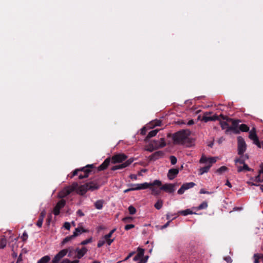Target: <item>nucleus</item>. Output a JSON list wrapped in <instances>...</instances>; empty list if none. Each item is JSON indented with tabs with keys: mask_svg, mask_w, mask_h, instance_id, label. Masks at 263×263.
<instances>
[{
	"mask_svg": "<svg viewBox=\"0 0 263 263\" xmlns=\"http://www.w3.org/2000/svg\"><path fill=\"white\" fill-rule=\"evenodd\" d=\"M92 241V238H90L89 239H86L85 240H83L81 242V244L82 245H85L88 243H90Z\"/></svg>",
	"mask_w": 263,
	"mask_h": 263,
	"instance_id": "nucleus-45",
	"label": "nucleus"
},
{
	"mask_svg": "<svg viewBox=\"0 0 263 263\" xmlns=\"http://www.w3.org/2000/svg\"><path fill=\"white\" fill-rule=\"evenodd\" d=\"M130 178L132 179H133V180H137V175H135V174H132L130 175Z\"/></svg>",
	"mask_w": 263,
	"mask_h": 263,
	"instance_id": "nucleus-58",
	"label": "nucleus"
},
{
	"mask_svg": "<svg viewBox=\"0 0 263 263\" xmlns=\"http://www.w3.org/2000/svg\"><path fill=\"white\" fill-rule=\"evenodd\" d=\"M86 231L83 229L82 228H77L75 229L74 231L73 232V237L74 238L75 237L79 235L80 234H82L83 232H85Z\"/></svg>",
	"mask_w": 263,
	"mask_h": 263,
	"instance_id": "nucleus-23",
	"label": "nucleus"
},
{
	"mask_svg": "<svg viewBox=\"0 0 263 263\" xmlns=\"http://www.w3.org/2000/svg\"><path fill=\"white\" fill-rule=\"evenodd\" d=\"M67 253L68 251L67 249L61 250L52 259V263H58L63 257L66 256Z\"/></svg>",
	"mask_w": 263,
	"mask_h": 263,
	"instance_id": "nucleus-11",
	"label": "nucleus"
},
{
	"mask_svg": "<svg viewBox=\"0 0 263 263\" xmlns=\"http://www.w3.org/2000/svg\"><path fill=\"white\" fill-rule=\"evenodd\" d=\"M87 249L86 247H83L82 249L77 248L76 250V253H77V257L78 259L81 258L84 256L87 253Z\"/></svg>",
	"mask_w": 263,
	"mask_h": 263,
	"instance_id": "nucleus-18",
	"label": "nucleus"
},
{
	"mask_svg": "<svg viewBox=\"0 0 263 263\" xmlns=\"http://www.w3.org/2000/svg\"><path fill=\"white\" fill-rule=\"evenodd\" d=\"M170 160H171V164H173V165L175 164L176 163V162H177V159H176V158L175 156H171L170 157Z\"/></svg>",
	"mask_w": 263,
	"mask_h": 263,
	"instance_id": "nucleus-44",
	"label": "nucleus"
},
{
	"mask_svg": "<svg viewBox=\"0 0 263 263\" xmlns=\"http://www.w3.org/2000/svg\"><path fill=\"white\" fill-rule=\"evenodd\" d=\"M43 220H44V218H42L40 216L39 218V219L36 222V226L39 228H41L42 226Z\"/></svg>",
	"mask_w": 263,
	"mask_h": 263,
	"instance_id": "nucleus-42",
	"label": "nucleus"
},
{
	"mask_svg": "<svg viewBox=\"0 0 263 263\" xmlns=\"http://www.w3.org/2000/svg\"><path fill=\"white\" fill-rule=\"evenodd\" d=\"M50 259L48 255H46L42 257L37 263H47Z\"/></svg>",
	"mask_w": 263,
	"mask_h": 263,
	"instance_id": "nucleus-33",
	"label": "nucleus"
},
{
	"mask_svg": "<svg viewBox=\"0 0 263 263\" xmlns=\"http://www.w3.org/2000/svg\"><path fill=\"white\" fill-rule=\"evenodd\" d=\"M65 204L64 200H61L57 203L53 210V213L55 216L60 214V210L64 207Z\"/></svg>",
	"mask_w": 263,
	"mask_h": 263,
	"instance_id": "nucleus-9",
	"label": "nucleus"
},
{
	"mask_svg": "<svg viewBox=\"0 0 263 263\" xmlns=\"http://www.w3.org/2000/svg\"><path fill=\"white\" fill-rule=\"evenodd\" d=\"M89 167H92V165H88L86 167H83L81 169V171L84 173V174L86 175V174H87L88 176L90 172Z\"/></svg>",
	"mask_w": 263,
	"mask_h": 263,
	"instance_id": "nucleus-30",
	"label": "nucleus"
},
{
	"mask_svg": "<svg viewBox=\"0 0 263 263\" xmlns=\"http://www.w3.org/2000/svg\"><path fill=\"white\" fill-rule=\"evenodd\" d=\"M140 261L138 263H146L147 262V259H144L143 257L141 258Z\"/></svg>",
	"mask_w": 263,
	"mask_h": 263,
	"instance_id": "nucleus-57",
	"label": "nucleus"
},
{
	"mask_svg": "<svg viewBox=\"0 0 263 263\" xmlns=\"http://www.w3.org/2000/svg\"><path fill=\"white\" fill-rule=\"evenodd\" d=\"M162 182L159 180H155L153 182L148 183L144 182L140 184H132L131 186L134 187L135 190H145L151 186H157L159 187L161 185Z\"/></svg>",
	"mask_w": 263,
	"mask_h": 263,
	"instance_id": "nucleus-4",
	"label": "nucleus"
},
{
	"mask_svg": "<svg viewBox=\"0 0 263 263\" xmlns=\"http://www.w3.org/2000/svg\"><path fill=\"white\" fill-rule=\"evenodd\" d=\"M208 208V203L206 201L202 202L198 207L193 208L194 209L197 210H200L202 209H205Z\"/></svg>",
	"mask_w": 263,
	"mask_h": 263,
	"instance_id": "nucleus-31",
	"label": "nucleus"
},
{
	"mask_svg": "<svg viewBox=\"0 0 263 263\" xmlns=\"http://www.w3.org/2000/svg\"><path fill=\"white\" fill-rule=\"evenodd\" d=\"M217 157L207 158L202 156L199 160V162L201 164H206V165L204 167H201L199 170V175H202L204 173L208 172L212 164L217 161Z\"/></svg>",
	"mask_w": 263,
	"mask_h": 263,
	"instance_id": "nucleus-2",
	"label": "nucleus"
},
{
	"mask_svg": "<svg viewBox=\"0 0 263 263\" xmlns=\"http://www.w3.org/2000/svg\"><path fill=\"white\" fill-rule=\"evenodd\" d=\"M103 204H104V201L103 200H97L95 203V208L97 209L101 210L103 208Z\"/></svg>",
	"mask_w": 263,
	"mask_h": 263,
	"instance_id": "nucleus-28",
	"label": "nucleus"
},
{
	"mask_svg": "<svg viewBox=\"0 0 263 263\" xmlns=\"http://www.w3.org/2000/svg\"><path fill=\"white\" fill-rule=\"evenodd\" d=\"M179 170L177 168H171L169 170L167 173V177L169 180H172L174 179L178 174Z\"/></svg>",
	"mask_w": 263,
	"mask_h": 263,
	"instance_id": "nucleus-16",
	"label": "nucleus"
},
{
	"mask_svg": "<svg viewBox=\"0 0 263 263\" xmlns=\"http://www.w3.org/2000/svg\"><path fill=\"white\" fill-rule=\"evenodd\" d=\"M86 185L88 191L90 190L92 191L98 189L99 187V185L97 183L94 182H90L86 183Z\"/></svg>",
	"mask_w": 263,
	"mask_h": 263,
	"instance_id": "nucleus-20",
	"label": "nucleus"
},
{
	"mask_svg": "<svg viewBox=\"0 0 263 263\" xmlns=\"http://www.w3.org/2000/svg\"><path fill=\"white\" fill-rule=\"evenodd\" d=\"M200 194H210L212 192L206 191L204 189H201L199 192Z\"/></svg>",
	"mask_w": 263,
	"mask_h": 263,
	"instance_id": "nucleus-48",
	"label": "nucleus"
},
{
	"mask_svg": "<svg viewBox=\"0 0 263 263\" xmlns=\"http://www.w3.org/2000/svg\"><path fill=\"white\" fill-rule=\"evenodd\" d=\"M76 190L77 191V193L81 195H84L87 192V191H88L86 184L82 185L79 186L78 188L77 187Z\"/></svg>",
	"mask_w": 263,
	"mask_h": 263,
	"instance_id": "nucleus-19",
	"label": "nucleus"
},
{
	"mask_svg": "<svg viewBox=\"0 0 263 263\" xmlns=\"http://www.w3.org/2000/svg\"><path fill=\"white\" fill-rule=\"evenodd\" d=\"M46 214V212L45 210H43L41 211L40 216L42 218H44Z\"/></svg>",
	"mask_w": 263,
	"mask_h": 263,
	"instance_id": "nucleus-53",
	"label": "nucleus"
},
{
	"mask_svg": "<svg viewBox=\"0 0 263 263\" xmlns=\"http://www.w3.org/2000/svg\"><path fill=\"white\" fill-rule=\"evenodd\" d=\"M247 183L250 185H256V186H258V184H257L255 181H253L252 179H251L250 181H248L247 182Z\"/></svg>",
	"mask_w": 263,
	"mask_h": 263,
	"instance_id": "nucleus-49",
	"label": "nucleus"
},
{
	"mask_svg": "<svg viewBox=\"0 0 263 263\" xmlns=\"http://www.w3.org/2000/svg\"><path fill=\"white\" fill-rule=\"evenodd\" d=\"M141 258H142V257H141L140 255H139L138 254H137L133 258V260L134 261H138V260H139Z\"/></svg>",
	"mask_w": 263,
	"mask_h": 263,
	"instance_id": "nucleus-54",
	"label": "nucleus"
},
{
	"mask_svg": "<svg viewBox=\"0 0 263 263\" xmlns=\"http://www.w3.org/2000/svg\"><path fill=\"white\" fill-rule=\"evenodd\" d=\"M252 180L256 183L263 181V163H261L259 165L258 175L252 178Z\"/></svg>",
	"mask_w": 263,
	"mask_h": 263,
	"instance_id": "nucleus-14",
	"label": "nucleus"
},
{
	"mask_svg": "<svg viewBox=\"0 0 263 263\" xmlns=\"http://www.w3.org/2000/svg\"><path fill=\"white\" fill-rule=\"evenodd\" d=\"M190 135L191 132L189 130H181L176 132L173 136L174 143L187 147L190 146L191 145Z\"/></svg>",
	"mask_w": 263,
	"mask_h": 263,
	"instance_id": "nucleus-1",
	"label": "nucleus"
},
{
	"mask_svg": "<svg viewBox=\"0 0 263 263\" xmlns=\"http://www.w3.org/2000/svg\"><path fill=\"white\" fill-rule=\"evenodd\" d=\"M137 250H138L137 254L140 255L141 257H143L144 254V250L143 249L138 248Z\"/></svg>",
	"mask_w": 263,
	"mask_h": 263,
	"instance_id": "nucleus-43",
	"label": "nucleus"
},
{
	"mask_svg": "<svg viewBox=\"0 0 263 263\" xmlns=\"http://www.w3.org/2000/svg\"><path fill=\"white\" fill-rule=\"evenodd\" d=\"M135 191V190L134 189V187L132 186V187L131 188H129V189H126L124 191V193H127L129 191Z\"/></svg>",
	"mask_w": 263,
	"mask_h": 263,
	"instance_id": "nucleus-61",
	"label": "nucleus"
},
{
	"mask_svg": "<svg viewBox=\"0 0 263 263\" xmlns=\"http://www.w3.org/2000/svg\"><path fill=\"white\" fill-rule=\"evenodd\" d=\"M146 132V127H143L141 129V134L144 135Z\"/></svg>",
	"mask_w": 263,
	"mask_h": 263,
	"instance_id": "nucleus-64",
	"label": "nucleus"
},
{
	"mask_svg": "<svg viewBox=\"0 0 263 263\" xmlns=\"http://www.w3.org/2000/svg\"><path fill=\"white\" fill-rule=\"evenodd\" d=\"M28 238V235L26 232H24L22 236V238L23 240H26Z\"/></svg>",
	"mask_w": 263,
	"mask_h": 263,
	"instance_id": "nucleus-52",
	"label": "nucleus"
},
{
	"mask_svg": "<svg viewBox=\"0 0 263 263\" xmlns=\"http://www.w3.org/2000/svg\"><path fill=\"white\" fill-rule=\"evenodd\" d=\"M87 177H88V175H87V174H86V175H85L84 174H80L79 175V179H83V178H87Z\"/></svg>",
	"mask_w": 263,
	"mask_h": 263,
	"instance_id": "nucleus-55",
	"label": "nucleus"
},
{
	"mask_svg": "<svg viewBox=\"0 0 263 263\" xmlns=\"http://www.w3.org/2000/svg\"><path fill=\"white\" fill-rule=\"evenodd\" d=\"M129 213L131 215H133L136 213V208L133 206V205H130L128 208Z\"/></svg>",
	"mask_w": 263,
	"mask_h": 263,
	"instance_id": "nucleus-40",
	"label": "nucleus"
},
{
	"mask_svg": "<svg viewBox=\"0 0 263 263\" xmlns=\"http://www.w3.org/2000/svg\"><path fill=\"white\" fill-rule=\"evenodd\" d=\"M228 171V168L226 166H222L219 168L218 170H217L216 173L221 174L224 172H227Z\"/></svg>",
	"mask_w": 263,
	"mask_h": 263,
	"instance_id": "nucleus-34",
	"label": "nucleus"
},
{
	"mask_svg": "<svg viewBox=\"0 0 263 263\" xmlns=\"http://www.w3.org/2000/svg\"><path fill=\"white\" fill-rule=\"evenodd\" d=\"M116 229L112 230L108 234L104 235L99 241L97 244L98 248H100L104 244L107 243L110 246L115 239V238H111L113 233L116 231Z\"/></svg>",
	"mask_w": 263,
	"mask_h": 263,
	"instance_id": "nucleus-5",
	"label": "nucleus"
},
{
	"mask_svg": "<svg viewBox=\"0 0 263 263\" xmlns=\"http://www.w3.org/2000/svg\"><path fill=\"white\" fill-rule=\"evenodd\" d=\"M249 137L251 140L253 141V143L254 144L256 145L258 147L261 148V143L258 140L254 128L250 131Z\"/></svg>",
	"mask_w": 263,
	"mask_h": 263,
	"instance_id": "nucleus-8",
	"label": "nucleus"
},
{
	"mask_svg": "<svg viewBox=\"0 0 263 263\" xmlns=\"http://www.w3.org/2000/svg\"><path fill=\"white\" fill-rule=\"evenodd\" d=\"M195 185V183L192 182L183 183L178 190L177 193L179 195L183 194L186 190L193 187Z\"/></svg>",
	"mask_w": 263,
	"mask_h": 263,
	"instance_id": "nucleus-10",
	"label": "nucleus"
},
{
	"mask_svg": "<svg viewBox=\"0 0 263 263\" xmlns=\"http://www.w3.org/2000/svg\"><path fill=\"white\" fill-rule=\"evenodd\" d=\"M239 129L241 131V132H247L248 131H249V127L246 124H241L239 127Z\"/></svg>",
	"mask_w": 263,
	"mask_h": 263,
	"instance_id": "nucleus-35",
	"label": "nucleus"
},
{
	"mask_svg": "<svg viewBox=\"0 0 263 263\" xmlns=\"http://www.w3.org/2000/svg\"><path fill=\"white\" fill-rule=\"evenodd\" d=\"M163 155V152L162 151H158L151 156V159L155 160L162 157Z\"/></svg>",
	"mask_w": 263,
	"mask_h": 263,
	"instance_id": "nucleus-21",
	"label": "nucleus"
},
{
	"mask_svg": "<svg viewBox=\"0 0 263 263\" xmlns=\"http://www.w3.org/2000/svg\"><path fill=\"white\" fill-rule=\"evenodd\" d=\"M7 245V240L6 238L0 239V249H4Z\"/></svg>",
	"mask_w": 263,
	"mask_h": 263,
	"instance_id": "nucleus-36",
	"label": "nucleus"
},
{
	"mask_svg": "<svg viewBox=\"0 0 263 263\" xmlns=\"http://www.w3.org/2000/svg\"><path fill=\"white\" fill-rule=\"evenodd\" d=\"M152 192V194L154 195H158L160 193V189H157L154 187V186H151L150 187H148Z\"/></svg>",
	"mask_w": 263,
	"mask_h": 263,
	"instance_id": "nucleus-32",
	"label": "nucleus"
},
{
	"mask_svg": "<svg viewBox=\"0 0 263 263\" xmlns=\"http://www.w3.org/2000/svg\"><path fill=\"white\" fill-rule=\"evenodd\" d=\"M226 185L228 186L229 187H232V185L231 183L229 182V181L227 180L226 183Z\"/></svg>",
	"mask_w": 263,
	"mask_h": 263,
	"instance_id": "nucleus-63",
	"label": "nucleus"
},
{
	"mask_svg": "<svg viewBox=\"0 0 263 263\" xmlns=\"http://www.w3.org/2000/svg\"><path fill=\"white\" fill-rule=\"evenodd\" d=\"M178 214L182 215L183 216H186L189 214H196V213L193 212L190 209H186L185 210L180 211Z\"/></svg>",
	"mask_w": 263,
	"mask_h": 263,
	"instance_id": "nucleus-25",
	"label": "nucleus"
},
{
	"mask_svg": "<svg viewBox=\"0 0 263 263\" xmlns=\"http://www.w3.org/2000/svg\"><path fill=\"white\" fill-rule=\"evenodd\" d=\"M163 205V202L161 200H158L154 205V206L157 210L160 209Z\"/></svg>",
	"mask_w": 263,
	"mask_h": 263,
	"instance_id": "nucleus-39",
	"label": "nucleus"
},
{
	"mask_svg": "<svg viewBox=\"0 0 263 263\" xmlns=\"http://www.w3.org/2000/svg\"><path fill=\"white\" fill-rule=\"evenodd\" d=\"M63 227L65 229L69 230L70 229V224L68 222H65Z\"/></svg>",
	"mask_w": 263,
	"mask_h": 263,
	"instance_id": "nucleus-46",
	"label": "nucleus"
},
{
	"mask_svg": "<svg viewBox=\"0 0 263 263\" xmlns=\"http://www.w3.org/2000/svg\"><path fill=\"white\" fill-rule=\"evenodd\" d=\"M77 183H73L71 185L68 186L64 188L58 194V197L60 198H64L70 194L72 191L75 190L78 187Z\"/></svg>",
	"mask_w": 263,
	"mask_h": 263,
	"instance_id": "nucleus-6",
	"label": "nucleus"
},
{
	"mask_svg": "<svg viewBox=\"0 0 263 263\" xmlns=\"http://www.w3.org/2000/svg\"><path fill=\"white\" fill-rule=\"evenodd\" d=\"M212 113L210 112H206L204 114L202 120L205 122H208L210 121H215L218 119V117L214 115L212 116Z\"/></svg>",
	"mask_w": 263,
	"mask_h": 263,
	"instance_id": "nucleus-15",
	"label": "nucleus"
},
{
	"mask_svg": "<svg viewBox=\"0 0 263 263\" xmlns=\"http://www.w3.org/2000/svg\"><path fill=\"white\" fill-rule=\"evenodd\" d=\"M110 163V159L107 158L105 161L99 166L98 170L99 171H103L105 170L109 165Z\"/></svg>",
	"mask_w": 263,
	"mask_h": 263,
	"instance_id": "nucleus-22",
	"label": "nucleus"
},
{
	"mask_svg": "<svg viewBox=\"0 0 263 263\" xmlns=\"http://www.w3.org/2000/svg\"><path fill=\"white\" fill-rule=\"evenodd\" d=\"M254 263H259V259H261V255L259 254H255L254 255Z\"/></svg>",
	"mask_w": 263,
	"mask_h": 263,
	"instance_id": "nucleus-41",
	"label": "nucleus"
},
{
	"mask_svg": "<svg viewBox=\"0 0 263 263\" xmlns=\"http://www.w3.org/2000/svg\"><path fill=\"white\" fill-rule=\"evenodd\" d=\"M127 158V156L123 154H119L114 155L111 158V161L113 163H117L123 162Z\"/></svg>",
	"mask_w": 263,
	"mask_h": 263,
	"instance_id": "nucleus-13",
	"label": "nucleus"
},
{
	"mask_svg": "<svg viewBox=\"0 0 263 263\" xmlns=\"http://www.w3.org/2000/svg\"><path fill=\"white\" fill-rule=\"evenodd\" d=\"M175 184L172 183H166L161 185L160 189L168 193H173L175 191Z\"/></svg>",
	"mask_w": 263,
	"mask_h": 263,
	"instance_id": "nucleus-12",
	"label": "nucleus"
},
{
	"mask_svg": "<svg viewBox=\"0 0 263 263\" xmlns=\"http://www.w3.org/2000/svg\"><path fill=\"white\" fill-rule=\"evenodd\" d=\"M220 124L222 129H226V132L231 129V127L229 126V124L226 121H220Z\"/></svg>",
	"mask_w": 263,
	"mask_h": 263,
	"instance_id": "nucleus-27",
	"label": "nucleus"
},
{
	"mask_svg": "<svg viewBox=\"0 0 263 263\" xmlns=\"http://www.w3.org/2000/svg\"><path fill=\"white\" fill-rule=\"evenodd\" d=\"M161 124V121L160 120H155L151 122L148 125L149 127L153 128L155 126H160Z\"/></svg>",
	"mask_w": 263,
	"mask_h": 263,
	"instance_id": "nucleus-29",
	"label": "nucleus"
},
{
	"mask_svg": "<svg viewBox=\"0 0 263 263\" xmlns=\"http://www.w3.org/2000/svg\"><path fill=\"white\" fill-rule=\"evenodd\" d=\"M133 220V218L131 217H125L123 219V221H124L125 222H129V221H130V220Z\"/></svg>",
	"mask_w": 263,
	"mask_h": 263,
	"instance_id": "nucleus-51",
	"label": "nucleus"
},
{
	"mask_svg": "<svg viewBox=\"0 0 263 263\" xmlns=\"http://www.w3.org/2000/svg\"><path fill=\"white\" fill-rule=\"evenodd\" d=\"M81 171V170H74L73 172V174H72V177L73 176H74L76 175H77L78 174V171Z\"/></svg>",
	"mask_w": 263,
	"mask_h": 263,
	"instance_id": "nucleus-60",
	"label": "nucleus"
},
{
	"mask_svg": "<svg viewBox=\"0 0 263 263\" xmlns=\"http://www.w3.org/2000/svg\"><path fill=\"white\" fill-rule=\"evenodd\" d=\"M156 143L155 146L157 147H163L165 146L166 143L163 138H161L159 141L155 142Z\"/></svg>",
	"mask_w": 263,
	"mask_h": 263,
	"instance_id": "nucleus-24",
	"label": "nucleus"
},
{
	"mask_svg": "<svg viewBox=\"0 0 263 263\" xmlns=\"http://www.w3.org/2000/svg\"><path fill=\"white\" fill-rule=\"evenodd\" d=\"M132 162H133L132 160H128L127 161H125V162H124L121 164L116 165L112 167V170L115 171V170L122 169L123 168H125V167L128 166L129 165H130Z\"/></svg>",
	"mask_w": 263,
	"mask_h": 263,
	"instance_id": "nucleus-17",
	"label": "nucleus"
},
{
	"mask_svg": "<svg viewBox=\"0 0 263 263\" xmlns=\"http://www.w3.org/2000/svg\"><path fill=\"white\" fill-rule=\"evenodd\" d=\"M224 260L228 262V263H231L232 262V260L230 257H227L224 258Z\"/></svg>",
	"mask_w": 263,
	"mask_h": 263,
	"instance_id": "nucleus-56",
	"label": "nucleus"
},
{
	"mask_svg": "<svg viewBox=\"0 0 263 263\" xmlns=\"http://www.w3.org/2000/svg\"><path fill=\"white\" fill-rule=\"evenodd\" d=\"M172 216H173V215L170 214H167V215H166V218H167V219H168V221L166 223H165L163 226H162V229L166 228V227L169 225V223H170V221H171L172 219H173L176 218V217H177V216H178V214H175V216L174 217V218H172V219H171V217H172Z\"/></svg>",
	"mask_w": 263,
	"mask_h": 263,
	"instance_id": "nucleus-26",
	"label": "nucleus"
},
{
	"mask_svg": "<svg viewBox=\"0 0 263 263\" xmlns=\"http://www.w3.org/2000/svg\"><path fill=\"white\" fill-rule=\"evenodd\" d=\"M73 238H74V237H73L72 235H71V236H67V237H65L63 240V241L62 242V245H64V244L66 243L67 242H68V241H70L71 240H72Z\"/></svg>",
	"mask_w": 263,
	"mask_h": 263,
	"instance_id": "nucleus-38",
	"label": "nucleus"
},
{
	"mask_svg": "<svg viewBox=\"0 0 263 263\" xmlns=\"http://www.w3.org/2000/svg\"><path fill=\"white\" fill-rule=\"evenodd\" d=\"M238 141V154L239 155H243V153L245 152L247 148V145L244 139L239 136L237 137Z\"/></svg>",
	"mask_w": 263,
	"mask_h": 263,
	"instance_id": "nucleus-7",
	"label": "nucleus"
},
{
	"mask_svg": "<svg viewBox=\"0 0 263 263\" xmlns=\"http://www.w3.org/2000/svg\"><path fill=\"white\" fill-rule=\"evenodd\" d=\"M135 254V252H132L131 253H130L128 256L123 260V261H126L127 260H128L129 258H130L134 254Z\"/></svg>",
	"mask_w": 263,
	"mask_h": 263,
	"instance_id": "nucleus-50",
	"label": "nucleus"
},
{
	"mask_svg": "<svg viewBox=\"0 0 263 263\" xmlns=\"http://www.w3.org/2000/svg\"><path fill=\"white\" fill-rule=\"evenodd\" d=\"M158 131H159L158 129H154V130L151 131L150 132H149V133L147 135V137L151 138V137L155 136L157 135Z\"/></svg>",
	"mask_w": 263,
	"mask_h": 263,
	"instance_id": "nucleus-37",
	"label": "nucleus"
},
{
	"mask_svg": "<svg viewBox=\"0 0 263 263\" xmlns=\"http://www.w3.org/2000/svg\"><path fill=\"white\" fill-rule=\"evenodd\" d=\"M135 226L133 224H127L125 226V230H129L132 228H134Z\"/></svg>",
	"mask_w": 263,
	"mask_h": 263,
	"instance_id": "nucleus-47",
	"label": "nucleus"
},
{
	"mask_svg": "<svg viewBox=\"0 0 263 263\" xmlns=\"http://www.w3.org/2000/svg\"><path fill=\"white\" fill-rule=\"evenodd\" d=\"M62 263H72V261L68 259H65L62 261Z\"/></svg>",
	"mask_w": 263,
	"mask_h": 263,
	"instance_id": "nucleus-59",
	"label": "nucleus"
},
{
	"mask_svg": "<svg viewBox=\"0 0 263 263\" xmlns=\"http://www.w3.org/2000/svg\"><path fill=\"white\" fill-rule=\"evenodd\" d=\"M77 213H78V214L79 216H84V214H83V212H82V211H81V210H78V212H77Z\"/></svg>",
	"mask_w": 263,
	"mask_h": 263,
	"instance_id": "nucleus-62",
	"label": "nucleus"
},
{
	"mask_svg": "<svg viewBox=\"0 0 263 263\" xmlns=\"http://www.w3.org/2000/svg\"><path fill=\"white\" fill-rule=\"evenodd\" d=\"M240 156V158L236 159L235 160V163L237 167L238 172H241L242 171H249L250 168L247 164L245 163V160L249 158L248 156L247 155Z\"/></svg>",
	"mask_w": 263,
	"mask_h": 263,
	"instance_id": "nucleus-3",
	"label": "nucleus"
}]
</instances>
